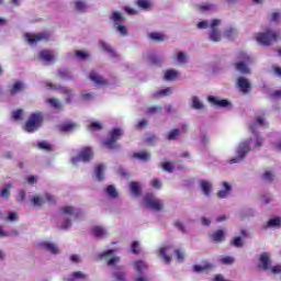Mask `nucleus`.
Masks as SVG:
<instances>
[{
  "label": "nucleus",
  "instance_id": "052dcab7",
  "mask_svg": "<svg viewBox=\"0 0 281 281\" xmlns=\"http://www.w3.org/2000/svg\"><path fill=\"white\" fill-rule=\"evenodd\" d=\"M234 34H236V30L229 27L224 32V36L226 38H232L234 36Z\"/></svg>",
  "mask_w": 281,
  "mask_h": 281
},
{
  "label": "nucleus",
  "instance_id": "37998d69",
  "mask_svg": "<svg viewBox=\"0 0 281 281\" xmlns=\"http://www.w3.org/2000/svg\"><path fill=\"white\" fill-rule=\"evenodd\" d=\"M170 93H172V89L166 88V89H162V90L154 93V98H164V95H170Z\"/></svg>",
  "mask_w": 281,
  "mask_h": 281
},
{
  "label": "nucleus",
  "instance_id": "4be33fe9",
  "mask_svg": "<svg viewBox=\"0 0 281 281\" xmlns=\"http://www.w3.org/2000/svg\"><path fill=\"white\" fill-rule=\"evenodd\" d=\"M99 45H100L101 49H103V52H106L108 54H110L112 56V58H117V53H115V50L109 44H106V42L99 41Z\"/></svg>",
  "mask_w": 281,
  "mask_h": 281
},
{
  "label": "nucleus",
  "instance_id": "de8ad7c7",
  "mask_svg": "<svg viewBox=\"0 0 281 281\" xmlns=\"http://www.w3.org/2000/svg\"><path fill=\"white\" fill-rule=\"evenodd\" d=\"M75 8L78 12H85L87 4L83 1L77 0L75 1Z\"/></svg>",
  "mask_w": 281,
  "mask_h": 281
},
{
  "label": "nucleus",
  "instance_id": "9d476101",
  "mask_svg": "<svg viewBox=\"0 0 281 281\" xmlns=\"http://www.w3.org/2000/svg\"><path fill=\"white\" fill-rule=\"evenodd\" d=\"M38 58L44 63H56V56L50 49H42L38 54Z\"/></svg>",
  "mask_w": 281,
  "mask_h": 281
},
{
  "label": "nucleus",
  "instance_id": "4c0bfd02",
  "mask_svg": "<svg viewBox=\"0 0 281 281\" xmlns=\"http://www.w3.org/2000/svg\"><path fill=\"white\" fill-rule=\"evenodd\" d=\"M237 60H240V63H251V57L245 52H239L237 54Z\"/></svg>",
  "mask_w": 281,
  "mask_h": 281
},
{
  "label": "nucleus",
  "instance_id": "b1692460",
  "mask_svg": "<svg viewBox=\"0 0 281 281\" xmlns=\"http://www.w3.org/2000/svg\"><path fill=\"white\" fill-rule=\"evenodd\" d=\"M131 158L138 159L139 161H148L150 160V153H147V151L134 153L132 154Z\"/></svg>",
  "mask_w": 281,
  "mask_h": 281
},
{
  "label": "nucleus",
  "instance_id": "a878e982",
  "mask_svg": "<svg viewBox=\"0 0 281 281\" xmlns=\"http://www.w3.org/2000/svg\"><path fill=\"white\" fill-rule=\"evenodd\" d=\"M223 188H224V190H220L217 192L218 199H226V196L229 194V192H232V186H229V183L223 182Z\"/></svg>",
  "mask_w": 281,
  "mask_h": 281
},
{
  "label": "nucleus",
  "instance_id": "ddd939ff",
  "mask_svg": "<svg viewBox=\"0 0 281 281\" xmlns=\"http://www.w3.org/2000/svg\"><path fill=\"white\" fill-rule=\"evenodd\" d=\"M251 63L247 61H237L235 63V69L236 71H239V74H243L244 76H249L251 74V70L249 69V65Z\"/></svg>",
  "mask_w": 281,
  "mask_h": 281
},
{
  "label": "nucleus",
  "instance_id": "e2e57ef3",
  "mask_svg": "<svg viewBox=\"0 0 281 281\" xmlns=\"http://www.w3.org/2000/svg\"><path fill=\"white\" fill-rule=\"evenodd\" d=\"M113 254H115V250L109 249L99 255V258L102 260V258H106V256H113Z\"/></svg>",
  "mask_w": 281,
  "mask_h": 281
},
{
  "label": "nucleus",
  "instance_id": "0e129e2a",
  "mask_svg": "<svg viewBox=\"0 0 281 281\" xmlns=\"http://www.w3.org/2000/svg\"><path fill=\"white\" fill-rule=\"evenodd\" d=\"M151 188H155L156 190H160L161 181L159 179L151 180Z\"/></svg>",
  "mask_w": 281,
  "mask_h": 281
},
{
  "label": "nucleus",
  "instance_id": "49530a36",
  "mask_svg": "<svg viewBox=\"0 0 281 281\" xmlns=\"http://www.w3.org/2000/svg\"><path fill=\"white\" fill-rule=\"evenodd\" d=\"M192 108L196 110L203 109V103L199 100V97L192 98Z\"/></svg>",
  "mask_w": 281,
  "mask_h": 281
},
{
  "label": "nucleus",
  "instance_id": "79ce46f5",
  "mask_svg": "<svg viewBox=\"0 0 281 281\" xmlns=\"http://www.w3.org/2000/svg\"><path fill=\"white\" fill-rule=\"evenodd\" d=\"M267 227H281V218L274 217L268 221Z\"/></svg>",
  "mask_w": 281,
  "mask_h": 281
},
{
  "label": "nucleus",
  "instance_id": "58836bf2",
  "mask_svg": "<svg viewBox=\"0 0 281 281\" xmlns=\"http://www.w3.org/2000/svg\"><path fill=\"white\" fill-rule=\"evenodd\" d=\"M46 102L53 106V109H63V103L56 98L47 99Z\"/></svg>",
  "mask_w": 281,
  "mask_h": 281
},
{
  "label": "nucleus",
  "instance_id": "6ab92c4d",
  "mask_svg": "<svg viewBox=\"0 0 281 281\" xmlns=\"http://www.w3.org/2000/svg\"><path fill=\"white\" fill-rule=\"evenodd\" d=\"M200 188L205 196H210L212 193V183L210 181L201 180Z\"/></svg>",
  "mask_w": 281,
  "mask_h": 281
},
{
  "label": "nucleus",
  "instance_id": "cd10ccee",
  "mask_svg": "<svg viewBox=\"0 0 281 281\" xmlns=\"http://www.w3.org/2000/svg\"><path fill=\"white\" fill-rule=\"evenodd\" d=\"M136 5L140 8V10H146L147 12L153 10V3L148 0H137Z\"/></svg>",
  "mask_w": 281,
  "mask_h": 281
},
{
  "label": "nucleus",
  "instance_id": "bb28decb",
  "mask_svg": "<svg viewBox=\"0 0 281 281\" xmlns=\"http://www.w3.org/2000/svg\"><path fill=\"white\" fill-rule=\"evenodd\" d=\"M130 191L134 196H142V187L138 184V182L132 181L130 183Z\"/></svg>",
  "mask_w": 281,
  "mask_h": 281
},
{
  "label": "nucleus",
  "instance_id": "9b49d317",
  "mask_svg": "<svg viewBox=\"0 0 281 281\" xmlns=\"http://www.w3.org/2000/svg\"><path fill=\"white\" fill-rule=\"evenodd\" d=\"M237 87L241 93H249V91H251V82L245 77H239L237 79Z\"/></svg>",
  "mask_w": 281,
  "mask_h": 281
},
{
  "label": "nucleus",
  "instance_id": "680f3d73",
  "mask_svg": "<svg viewBox=\"0 0 281 281\" xmlns=\"http://www.w3.org/2000/svg\"><path fill=\"white\" fill-rule=\"evenodd\" d=\"M222 263L223 265H234V257H229V256L223 257Z\"/></svg>",
  "mask_w": 281,
  "mask_h": 281
},
{
  "label": "nucleus",
  "instance_id": "e433bc0d",
  "mask_svg": "<svg viewBox=\"0 0 281 281\" xmlns=\"http://www.w3.org/2000/svg\"><path fill=\"white\" fill-rule=\"evenodd\" d=\"M212 267H214L212 263L205 262L203 266H199V265L193 266V270L199 273L201 271H207V269H212Z\"/></svg>",
  "mask_w": 281,
  "mask_h": 281
},
{
  "label": "nucleus",
  "instance_id": "7c9ffc66",
  "mask_svg": "<svg viewBox=\"0 0 281 281\" xmlns=\"http://www.w3.org/2000/svg\"><path fill=\"white\" fill-rule=\"evenodd\" d=\"M258 126H265V119L262 116H257L256 122L250 124L251 133H256Z\"/></svg>",
  "mask_w": 281,
  "mask_h": 281
},
{
  "label": "nucleus",
  "instance_id": "c03bdc74",
  "mask_svg": "<svg viewBox=\"0 0 281 281\" xmlns=\"http://www.w3.org/2000/svg\"><path fill=\"white\" fill-rule=\"evenodd\" d=\"M106 192L110 199H117V190L113 186H108Z\"/></svg>",
  "mask_w": 281,
  "mask_h": 281
},
{
  "label": "nucleus",
  "instance_id": "0eeeda50",
  "mask_svg": "<svg viewBox=\"0 0 281 281\" xmlns=\"http://www.w3.org/2000/svg\"><path fill=\"white\" fill-rule=\"evenodd\" d=\"M49 33H37L35 35H32L30 33L25 34V38L26 41L31 44L34 45L36 43H41V41H45V43H47V41H49Z\"/></svg>",
  "mask_w": 281,
  "mask_h": 281
},
{
  "label": "nucleus",
  "instance_id": "dca6fc26",
  "mask_svg": "<svg viewBox=\"0 0 281 281\" xmlns=\"http://www.w3.org/2000/svg\"><path fill=\"white\" fill-rule=\"evenodd\" d=\"M110 21H113L114 26H116V25H122L124 21H126V18H124V15H122L121 12L114 11L110 18Z\"/></svg>",
  "mask_w": 281,
  "mask_h": 281
},
{
  "label": "nucleus",
  "instance_id": "338daca9",
  "mask_svg": "<svg viewBox=\"0 0 281 281\" xmlns=\"http://www.w3.org/2000/svg\"><path fill=\"white\" fill-rule=\"evenodd\" d=\"M120 262V257H112L108 260V266L113 267L114 265H117Z\"/></svg>",
  "mask_w": 281,
  "mask_h": 281
},
{
  "label": "nucleus",
  "instance_id": "6e6552de",
  "mask_svg": "<svg viewBox=\"0 0 281 281\" xmlns=\"http://www.w3.org/2000/svg\"><path fill=\"white\" fill-rule=\"evenodd\" d=\"M218 25H221V20H212L210 38L213 41V43H218V41H221V33L216 29Z\"/></svg>",
  "mask_w": 281,
  "mask_h": 281
},
{
  "label": "nucleus",
  "instance_id": "774afa93",
  "mask_svg": "<svg viewBox=\"0 0 281 281\" xmlns=\"http://www.w3.org/2000/svg\"><path fill=\"white\" fill-rule=\"evenodd\" d=\"M271 273H273L274 276H277L278 273H281V266H273L271 268Z\"/></svg>",
  "mask_w": 281,
  "mask_h": 281
},
{
  "label": "nucleus",
  "instance_id": "bf43d9fd",
  "mask_svg": "<svg viewBox=\"0 0 281 281\" xmlns=\"http://www.w3.org/2000/svg\"><path fill=\"white\" fill-rule=\"evenodd\" d=\"M132 254H139V241H133L131 246Z\"/></svg>",
  "mask_w": 281,
  "mask_h": 281
},
{
  "label": "nucleus",
  "instance_id": "72a5a7b5",
  "mask_svg": "<svg viewBox=\"0 0 281 281\" xmlns=\"http://www.w3.org/2000/svg\"><path fill=\"white\" fill-rule=\"evenodd\" d=\"M60 93H63L64 95H67L65 102L67 104H71V95H74V90L69 88H60Z\"/></svg>",
  "mask_w": 281,
  "mask_h": 281
},
{
  "label": "nucleus",
  "instance_id": "13d9d810",
  "mask_svg": "<svg viewBox=\"0 0 281 281\" xmlns=\"http://www.w3.org/2000/svg\"><path fill=\"white\" fill-rule=\"evenodd\" d=\"M162 170H165V172H172L175 170V167L170 162H164Z\"/></svg>",
  "mask_w": 281,
  "mask_h": 281
},
{
  "label": "nucleus",
  "instance_id": "6e6d98bb",
  "mask_svg": "<svg viewBox=\"0 0 281 281\" xmlns=\"http://www.w3.org/2000/svg\"><path fill=\"white\" fill-rule=\"evenodd\" d=\"M89 130L90 131H102V124H100L98 122H92L89 125Z\"/></svg>",
  "mask_w": 281,
  "mask_h": 281
},
{
  "label": "nucleus",
  "instance_id": "f257e3e1",
  "mask_svg": "<svg viewBox=\"0 0 281 281\" xmlns=\"http://www.w3.org/2000/svg\"><path fill=\"white\" fill-rule=\"evenodd\" d=\"M255 38L259 45L270 47L277 41H281V33L279 31L267 30L266 32L257 33Z\"/></svg>",
  "mask_w": 281,
  "mask_h": 281
},
{
  "label": "nucleus",
  "instance_id": "39448f33",
  "mask_svg": "<svg viewBox=\"0 0 281 281\" xmlns=\"http://www.w3.org/2000/svg\"><path fill=\"white\" fill-rule=\"evenodd\" d=\"M250 144L251 139L240 143L236 150L237 157L232 158L229 164H238V161H243V159L247 157L249 150H251Z\"/></svg>",
  "mask_w": 281,
  "mask_h": 281
},
{
  "label": "nucleus",
  "instance_id": "423d86ee",
  "mask_svg": "<svg viewBox=\"0 0 281 281\" xmlns=\"http://www.w3.org/2000/svg\"><path fill=\"white\" fill-rule=\"evenodd\" d=\"M93 159V149L91 147H85L81 149L77 157L72 158V164H78V161H83V164H89Z\"/></svg>",
  "mask_w": 281,
  "mask_h": 281
},
{
  "label": "nucleus",
  "instance_id": "c756f323",
  "mask_svg": "<svg viewBox=\"0 0 281 281\" xmlns=\"http://www.w3.org/2000/svg\"><path fill=\"white\" fill-rule=\"evenodd\" d=\"M92 234L97 238H104V236L108 235L106 231H104V228H102V226H94V227H92Z\"/></svg>",
  "mask_w": 281,
  "mask_h": 281
},
{
  "label": "nucleus",
  "instance_id": "f704fd0d",
  "mask_svg": "<svg viewBox=\"0 0 281 281\" xmlns=\"http://www.w3.org/2000/svg\"><path fill=\"white\" fill-rule=\"evenodd\" d=\"M179 78V72L175 69H169L165 74V80H177Z\"/></svg>",
  "mask_w": 281,
  "mask_h": 281
},
{
  "label": "nucleus",
  "instance_id": "c85d7f7f",
  "mask_svg": "<svg viewBox=\"0 0 281 281\" xmlns=\"http://www.w3.org/2000/svg\"><path fill=\"white\" fill-rule=\"evenodd\" d=\"M98 181H104V165L100 164L94 169Z\"/></svg>",
  "mask_w": 281,
  "mask_h": 281
},
{
  "label": "nucleus",
  "instance_id": "473e14b6",
  "mask_svg": "<svg viewBox=\"0 0 281 281\" xmlns=\"http://www.w3.org/2000/svg\"><path fill=\"white\" fill-rule=\"evenodd\" d=\"M212 240H214V243H223L225 240V232L223 231H217L212 235Z\"/></svg>",
  "mask_w": 281,
  "mask_h": 281
},
{
  "label": "nucleus",
  "instance_id": "a19ab883",
  "mask_svg": "<svg viewBox=\"0 0 281 281\" xmlns=\"http://www.w3.org/2000/svg\"><path fill=\"white\" fill-rule=\"evenodd\" d=\"M12 120H14L15 122H21V120H23V110L22 109L14 110L12 112Z\"/></svg>",
  "mask_w": 281,
  "mask_h": 281
},
{
  "label": "nucleus",
  "instance_id": "4468645a",
  "mask_svg": "<svg viewBox=\"0 0 281 281\" xmlns=\"http://www.w3.org/2000/svg\"><path fill=\"white\" fill-rule=\"evenodd\" d=\"M207 100L214 106H220V109H225L226 106H229V101H227L226 99L218 100V98L210 95Z\"/></svg>",
  "mask_w": 281,
  "mask_h": 281
},
{
  "label": "nucleus",
  "instance_id": "aec40b11",
  "mask_svg": "<svg viewBox=\"0 0 281 281\" xmlns=\"http://www.w3.org/2000/svg\"><path fill=\"white\" fill-rule=\"evenodd\" d=\"M21 91H25V85L21 81H16L10 89L11 95H16V93H21Z\"/></svg>",
  "mask_w": 281,
  "mask_h": 281
},
{
  "label": "nucleus",
  "instance_id": "393cba45",
  "mask_svg": "<svg viewBox=\"0 0 281 281\" xmlns=\"http://www.w3.org/2000/svg\"><path fill=\"white\" fill-rule=\"evenodd\" d=\"M77 127H78V124L74 122H66L59 125V131H61V133H71V131H74Z\"/></svg>",
  "mask_w": 281,
  "mask_h": 281
},
{
  "label": "nucleus",
  "instance_id": "7ed1b4c3",
  "mask_svg": "<svg viewBox=\"0 0 281 281\" xmlns=\"http://www.w3.org/2000/svg\"><path fill=\"white\" fill-rule=\"evenodd\" d=\"M124 135L122 128L115 127L109 132V137L103 140V146L109 148V150H115V148H120L117 144L119 139Z\"/></svg>",
  "mask_w": 281,
  "mask_h": 281
},
{
  "label": "nucleus",
  "instance_id": "412c9836",
  "mask_svg": "<svg viewBox=\"0 0 281 281\" xmlns=\"http://www.w3.org/2000/svg\"><path fill=\"white\" fill-rule=\"evenodd\" d=\"M148 38H150L151 41H155V43H164V41H166V34L164 33H159V32H151L148 33Z\"/></svg>",
  "mask_w": 281,
  "mask_h": 281
},
{
  "label": "nucleus",
  "instance_id": "603ef678",
  "mask_svg": "<svg viewBox=\"0 0 281 281\" xmlns=\"http://www.w3.org/2000/svg\"><path fill=\"white\" fill-rule=\"evenodd\" d=\"M114 27H115L116 31L120 32V34H122V36H126V34H128V31L122 24H116V26H114Z\"/></svg>",
  "mask_w": 281,
  "mask_h": 281
},
{
  "label": "nucleus",
  "instance_id": "864d4df0",
  "mask_svg": "<svg viewBox=\"0 0 281 281\" xmlns=\"http://www.w3.org/2000/svg\"><path fill=\"white\" fill-rule=\"evenodd\" d=\"M178 136H179V130L175 128L171 132H169L167 139L169 140L177 139Z\"/></svg>",
  "mask_w": 281,
  "mask_h": 281
},
{
  "label": "nucleus",
  "instance_id": "4d7b16f0",
  "mask_svg": "<svg viewBox=\"0 0 281 281\" xmlns=\"http://www.w3.org/2000/svg\"><path fill=\"white\" fill-rule=\"evenodd\" d=\"M261 177L263 181H273V173L271 171H266Z\"/></svg>",
  "mask_w": 281,
  "mask_h": 281
},
{
  "label": "nucleus",
  "instance_id": "a18cd8bd",
  "mask_svg": "<svg viewBox=\"0 0 281 281\" xmlns=\"http://www.w3.org/2000/svg\"><path fill=\"white\" fill-rule=\"evenodd\" d=\"M37 148H40V150H52V145H49V143H47V140H42L37 143Z\"/></svg>",
  "mask_w": 281,
  "mask_h": 281
},
{
  "label": "nucleus",
  "instance_id": "f3484780",
  "mask_svg": "<svg viewBox=\"0 0 281 281\" xmlns=\"http://www.w3.org/2000/svg\"><path fill=\"white\" fill-rule=\"evenodd\" d=\"M169 249H171L170 246H165L159 249V256L165 260L166 265H170V262H172V257L168 256Z\"/></svg>",
  "mask_w": 281,
  "mask_h": 281
},
{
  "label": "nucleus",
  "instance_id": "69168bd1",
  "mask_svg": "<svg viewBox=\"0 0 281 281\" xmlns=\"http://www.w3.org/2000/svg\"><path fill=\"white\" fill-rule=\"evenodd\" d=\"M175 254L177 256L178 262H183V260H186V258L183 257V252L181 250L176 249Z\"/></svg>",
  "mask_w": 281,
  "mask_h": 281
},
{
  "label": "nucleus",
  "instance_id": "f8f14e48",
  "mask_svg": "<svg viewBox=\"0 0 281 281\" xmlns=\"http://www.w3.org/2000/svg\"><path fill=\"white\" fill-rule=\"evenodd\" d=\"M259 262V269L268 271L269 267H271V257L269 256V252H262L260 255Z\"/></svg>",
  "mask_w": 281,
  "mask_h": 281
},
{
  "label": "nucleus",
  "instance_id": "f03ea898",
  "mask_svg": "<svg viewBox=\"0 0 281 281\" xmlns=\"http://www.w3.org/2000/svg\"><path fill=\"white\" fill-rule=\"evenodd\" d=\"M43 113L41 112H34L32 113L29 119L26 120L23 131L26 133H35V131H38L41 126H43L44 122Z\"/></svg>",
  "mask_w": 281,
  "mask_h": 281
},
{
  "label": "nucleus",
  "instance_id": "5fc2aeb1",
  "mask_svg": "<svg viewBox=\"0 0 281 281\" xmlns=\"http://www.w3.org/2000/svg\"><path fill=\"white\" fill-rule=\"evenodd\" d=\"M231 245H233V247H243V238L241 237H235L231 241Z\"/></svg>",
  "mask_w": 281,
  "mask_h": 281
},
{
  "label": "nucleus",
  "instance_id": "2f4dec72",
  "mask_svg": "<svg viewBox=\"0 0 281 281\" xmlns=\"http://www.w3.org/2000/svg\"><path fill=\"white\" fill-rule=\"evenodd\" d=\"M31 203L33 207H43V205H45V200L38 195H34L31 198Z\"/></svg>",
  "mask_w": 281,
  "mask_h": 281
},
{
  "label": "nucleus",
  "instance_id": "09e8293b",
  "mask_svg": "<svg viewBox=\"0 0 281 281\" xmlns=\"http://www.w3.org/2000/svg\"><path fill=\"white\" fill-rule=\"evenodd\" d=\"M58 76H59V78H63L64 80H71V76L69 75V70H67V69L58 70Z\"/></svg>",
  "mask_w": 281,
  "mask_h": 281
},
{
  "label": "nucleus",
  "instance_id": "ea45409f",
  "mask_svg": "<svg viewBox=\"0 0 281 281\" xmlns=\"http://www.w3.org/2000/svg\"><path fill=\"white\" fill-rule=\"evenodd\" d=\"M162 110H164V108H161V105L150 106L147 109L146 114L155 115L157 113H161Z\"/></svg>",
  "mask_w": 281,
  "mask_h": 281
},
{
  "label": "nucleus",
  "instance_id": "a211bd4d",
  "mask_svg": "<svg viewBox=\"0 0 281 281\" xmlns=\"http://www.w3.org/2000/svg\"><path fill=\"white\" fill-rule=\"evenodd\" d=\"M61 214H68L69 216H75V218H80L82 216V210H79L77 213H74V206H63L60 209Z\"/></svg>",
  "mask_w": 281,
  "mask_h": 281
},
{
  "label": "nucleus",
  "instance_id": "3c124183",
  "mask_svg": "<svg viewBox=\"0 0 281 281\" xmlns=\"http://www.w3.org/2000/svg\"><path fill=\"white\" fill-rule=\"evenodd\" d=\"M81 100H83L85 102H89L93 99V93L91 92H81Z\"/></svg>",
  "mask_w": 281,
  "mask_h": 281
},
{
  "label": "nucleus",
  "instance_id": "2eb2a0df",
  "mask_svg": "<svg viewBox=\"0 0 281 281\" xmlns=\"http://www.w3.org/2000/svg\"><path fill=\"white\" fill-rule=\"evenodd\" d=\"M40 247H41L42 249H45V251H49L50 254H54V255L59 254V251H60V250L58 249V247L55 246V244L49 243V241H43V243H41V244H40Z\"/></svg>",
  "mask_w": 281,
  "mask_h": 281
},
{
  "label": "nucleus",
  "instance_id": "5701e85b",
  "mask_svg": "<svg viewBox=\"0 0 281 281\" xmlns=\"http://www.w3.org/2000/svg\"><path fill=\"white\" fill-rule=\"evenodd\" d=\"M99 45H100L101 49H103V52H106L108 54H110L112 56V58H117V53H115V50L109 44H106V42L99 41Z\"/></svg>",
  "mask_w": 281,
  "mask_h": 281
},
{
  "label": "nucleus",
  "instance_id": "c9c22d12",
  "mask_svg": "<svg viewBox=\"0 0 281 281\" xmlns=\"http://www.w3.org/2000/svg\"><path fill=\"white\" fill-rule=\"evenodd\" d=\"M87 274L82 273L81 271H77L72 273V277L65 279V281H76V280H85Z\"/></svg>",
  "mask_w": 281,
  "mask_h": 281
},
{
  "label": "nucleus",
  "instance_id": "1a4fd4ad",
  "mask_svg": "<svg viewBox=\"0 0 281 281\" xmlns=\"http://www.w3.org/2000/svg\"><path fill=\"white\" fill-rule=\"evenodd\" d=\"M89 79L94 82L98 87H106L109 85V80L104 79V77L98 75L95 70H91L89 75Z\"/></svg>",
  "mask_w": 281,
  "mask_h": 281
},
{
  "label": "nucleus",
  "instance_id": "8fccbe9b",
  "mask_svg": "<svg viewBox=\"0 0 281 281\" xmlns=\"http://www.w3.org/2000/svg\"><path fill=\"white\" fill-rule=\"evenodd\" d=\"M9 188H12V183H8L7 188H3L2 191L0 192V196H2V199H8V196H10Z\"/></svg>",
  "mask_w": 281,
  "mask_h": 281
},
{
  "label": "nucleus",
  "instance_id": "20e7f679",
  "mask_svg": "<svg viewBox=\"0 0 281 281\" xmlns=\"http://www.w3.org/2000/svg\"><path fill=\"white\" fill-rule=\"evenodd\" d=\"M143 201L147 210H151L153 212H161L164 210V202H161L159 199H156L155 194L153 193H147Z\"/></svg>",
  "mask_w": 281,
  "mask_h": 281
}]
</instances>
